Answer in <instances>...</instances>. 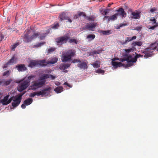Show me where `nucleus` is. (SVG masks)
Masks as SVG:
<instances>
[{
  "instance_id": "obj_1",
  "label": "nucleus",
  "mask_w": 158,
  "mask_h": 158,
  "mask_svg": "<svg viewBox=\"0 0 158 158\" xmlns=\"http://www.w3.org/2000/svg\"><path fill=\"white\" fill-rule=\"evenodd\" d=\"M75 52L74 50L72 49L62 52L61 56L62 61L66 62L71 60L72 57L75 56Z\"/></svg>"
},
{
  "instance_id": "obj_2",
  "label": "nucleus",
  "mask_w": 158,
  "mask_h": 158,
  "mask_svg": "<svg viewBox=\"0 0 158 158\" xmlns=\"http://www.w3.org/2000/svg\"><path fill=\"white\" fill-rule=\"evenodd\" d=\"M153 50H156L158 51V43L152 44L150 45L149 47L147 48L144 50L143 52V53L144 54V58H147L152 56L153 55L152 52Z\"/></svg>"
},
{
  "instance_id": "obj_3",
  "label": "nucleus",
  "mask_w": 158,
  "mask_h": 158,
  "mask_svg": "<svg viewBox=\"0 0 158 158\" xmlns=\"http://www.w3.org/2000/svg\"><path fill=\"white\" fill-rule=\"evenodd\" d=\"M68 40H69V42L70 43H74L75 44H77V40L74 39H70L69 36L67 35L57 39L56 41L57 42V45H62L64 43H67Z\"/></svg>"
},
{
  "instance_id": "obj_4",
  "label": "nucleus",
  "mask_w": 158,
  "mask_h": 158,
  "mask_svg": "<svg viewBox=\"0 0 158 158\" xmlns=\"http://www.w3.org/2000/svg\"><path fill=\"white\" fill-rule=\"evenodd\" d=\"M35 77V76L31 75L28 77L27 79L25 78L19 85L18 88V91L21 92L27 88L30 84L31 80Z\"/></svg>"
},
{
  "instance_id": "obj_5",
  "label": "nucleus",
  "mask_w": 158,
  "mask_h": 158,
  "mask_svg": "<svg viewBox=\"0 0 158 158\" xmlns=\"http://www.w3.org/2000/svg\"><path fill=\"white\" fill-rule=\"evenodd\" d=\"M45 81L40 80H39V81L32 82V84L30 86V89L32 90H36L42 87L45 84Z\"/></svg>"
},
{
  "instance_id": "obj_6",
  "label": "nucleus",
  "mask_w": 158,
  "mask_h": 158,
  "mask_svg": "<svg viewBox=\"0 0 158 158\" xmlns=\"http://www.w3.org/2000/svg\"><path fill=\"white\" fill-rule=\"evenodd\" d=\"M120 61L122 62L126 61L127 63L125 64V66H123L125 67H130L133 65L132 60H131V56L125 55L123 58H120L119 59Z\"/></svg>"
},
{
  "instance_id": "obj_7",
  "label": "nucleus",
  "mask_w": 158,
  "mask_h": 158,
  "mask_svg": "<svg viewBox=\"0 0 158 158\" xmlns=\"http://www.w3.org/2000/svg\"><path fill=\"white\" fill-rule=\"evenodd\" d=\"M24 94V93L20 94L17 97H15V98L13 100L14 102L12 103V105L13 107H16L19 104L21 101L22 96Z\"/></svg>"
},
{
  "instance_id": "obj_8",
  "label": "nucleus",
  "mask_w": 158,
  "mask_h": 158,
  "mask_svg": "<svg viewBox=\"0 0 158 158\" xmlns=\"http://www.w3.org/2000/svg\"><path fill=\"white\" fill-rule=\"evenodd\" d=\"M10 95H6L5 97L3 99H1L0 102L2 103V104L4 105H6L10 103L11 101L15 98L14 96H12L9 99Z\"/></svg>"
},
{
  "instance_id": "obj_9",
  "label": "nucleus",
  "mask_w": 158,
  "mask_h": 158,
  "mask_svg": "<svg viewBox=\"0 0 158 158\" xmlns=\"http://www.w3.org/2000/svg\"><path fill=\"white\" fill-rule=\"evenodd\" d=\"M51 88L49 87L46 89H44L41 91H39L38 94V96L42 95V96H47L50 94Z\"/></svg>"
},
{
  "instance_id": "obj_10",
  "label": "nucleus",
  "mask_w": 158,
  "mask_h": 158,
  "mask_svg": "<svg viewBox=\"0 0 158 158\" xmlns=\"http://www.w3.org/2000/svg\"><path fill=\"white\" fill-rule=\"evenodd\" d=\"M49 32V30L48 29L46 30L45 32H44L43 31L42 32L41 31L40 32H38L39 34V38L40 40H42L44 39Z\"/></svg>"
},
{
  "instance_id": "obj_11",
  "label": "nucleus",
  "mask_w": 158,
  "mask_h": 158,
  "mask_svg": "<svg viewBox=\"0 0 158 158\" xmlns=\"http://www.w3.org/2000/svg\"><path fill=\"white\" fill-rule=\"evenodd\" d=\"M51 78L52 80L54 79L55 78V77L52 75L44 74L41 75L40 77L39 80L40 81H45V80L48 78Z\"/></svg>"
},
{
  "instance_id": "obj_12",
  "label": "nucleus",
  "mask_w": 158,
  "mask_h": 158,
  "mask_svg": "<svg viewBox=\"0 0 158 158\" xmlns=\"http://www.w3.org/2000/svg\"><path fill=\"white\" fill-rule=\"evenodd\" d=\"M118 12L116 13L117 15H119L122 17H126L127 15L126 13L125 12L123 8H120L116 10Z\"/></svg>"
},
{
  "instance_id": "obj_13",
  "label": "nucleus",
  "mask_w": 158,
  "mask_h": 158,
  "mask_svg": "<svg viewBox=\"0 0 158 158\" xmlns=\"http://www.w3.org/2000/svg\"><path fill=\"white\" fill-rule=\"evenodd\" d=\"M17 61V58L15 56H13L11 58L10 60L5 65L4 68L7 67V66L8 64H15L16 63Z\"/></svg>"
},
{
  "instance_id": "obj_14",
  "label": "nucleus",
  "mask_w": 158,
  "mask_h": 158,
  "mask_svg": "<svg viewBox=\"0 0 158 158\" xmlns=\"http://www.w3.org/2000/svg\"><path fill=\"white\" fill-rule=\"evenodd\" d=\"M97 25L96 23H88L85 26L86 29L89 30L93 31V30Z\"/></svg>"
},
{
  "instance_id": "obj_15",
  "label": "nucleus",
  "mask_w": 158,
  "mask_h": 158,
  "mask_svg": "<svg viewBox=\"0 0 158 158\" xmlns=\"http://www.w3.org/2000/svg\"><path fill=\"white\" fill-rule=\"evenodd\" d=\"M136 38V36H134L131 37H127L125 41L121 42V44L122 45H125L127 43L131 41L135 40Z\"/></svg>"
},
{
  "instance_id": "obj_16",
  "label": "nucleus",
  "mask_w": 158,
  "mask_h": 158,
  "mask_svg": "<svg viewBox=\"0 0 158 158\" xmlns=\"http://www.w3.org/2000/svg\"><path fill=\"white\" fill-rule=\"evenodd\" d=\"M131 15H132L131 17V19H136L140 18V13L138 11L132 12Z\"/></svg>"
},
{
  "instance_id": "obj_17",
  "label": "nucleus",
  "mask_w": 158,
  "mask_h": 158,
  "mask_svg": "<svg viewBox=\"0 0 158 158\" xmlns=\"http://www.w3.org/2000/svg\"><path fill=\"white\" fill-rule=\"evenodd\" d=\"M32 40L31 36L28 35V34L26 33L24 35L23 40L25 42L27 43Z\"/></svg>"
},
{
  "instance_id": "obj_18",
  "label": "nucleus",
  "mask_w": 158,
  "mask_h": 158,
  "mask_svg": "<svg viewBox=\"0 0 158 158\" xmlns=\"http://www.w3.org/2000/svg\"><path fill=\"white\" fill-rule=\"evenodd\" d=\"M16 67L19 71H24L27 69L25 65L24 64H19L16 66Z\"/></svg>"
},
{
  "instance_id": "obj_19",
  "label": "nucleus",
  "mask_w": 158,
  "mask_h": 158,
  "mask_svg": "<svg viewBox=\"0 0 158 158\" xmlns=\"http://www.w3.org/2000/svg\"><path fill=\"white\" fill-rule=\"evenodd\" d=\"M70 65V64H64L60 65L59 68L60 69L63 70L64 72L65 73H67L68 72V71L65 70V69L69 67Z\"/></svg>"
},
{
  "instance_id": "obj_20",
  "label": "nucleus",
  "mask_w": 158,
  "mask_h": 158,
  "mask_svg": "<svg viewBox=\"0 0 158 158\" xmlns=\"http://www.w3.org/2000/svg\"><path fill=\"white\" fill-rule=\"evenodd\" d=\"M77 66L81 69H87L88 68L87 64L85 62H81L80 63L77 64Z\"/></svg>"
},
{
  "instance_id": "obj_21",
  "label": "nucleus",
  "mask_w": 158,
  "mask_h": 158,
  "mask_svg": "<svg viewBox=\"0 0 158 158\" xmlns=\"http://www.w3.org/2000/svg\"><path fill=\"white\" fill-rule=\"evenodd\" d=\"M112 64L115 68H117L118 67H120L123 66H125V64H123L122 63L118 62L115 61H112Z\"/></svg>"
},
{
  "instance_id": "obj_22",
  "label": "nucleus",
  "mask_w": 158,
  "mask_h": 158,
  "mask_svg": "<svg viewBox=\"0 0 158 158\" xmlns=\"http://www.w3.org/2000/svg\"><path fill=\"white\" fill-rule=\"evenodd\" d=\"M38 65V63L37 60H32L30 61L28 66L32 68Z\"/></svg>"
},
{
  "instance_id": "obj_23",
  "label": "nucleus",
  "mask_w": 158,
  "mask_h": 158,
  "mask_svg": "<svg viewBox=\"0 0 158 158\" xmlns=\"http://www.w3.org/2000/svg\"><path fill=\"white\" fill-rule=\"evenodd\" d=\"M68 17L66 13L64 12H63L60 15L58 18L60 19V21H62L64 20H66Z\"/></svg>"
},
{
  "instance_id": "obj_24",
  "label": "nucleus",
  "mask_w": 158,
  "mask_h": 158,
  "mask_svg": "<svg viewBox=\"0 0 158 158\" xmlns=\"http://www.w3.org/2000/svg\"><path fill=\"white\" fill-rule=\"evenodd\" d=\"M58 60V59L56 57H54L51 59L50 60H48L47 61V64H54L56 63Z\"/></svg>"
},
{
  "instance_id": "obj_25",
  "label": "nucleus",
  "mask_w": 158,
  "mask_h": 158,
  "mask_svg": "<svg viewBox=\"0 0 158 158\" xmlns=\"http://www.w3.org/2000/svg\"><path fill=\"white\" fill-rule=\"evenodd\" d=\"M38 65H40L41 66H45L48 64H47V61H46L45 60L38 61Z\"/></svg>"
},
{
  "instance_id": "obj_26",
  "label": "nucleus",
  "mask_w": 158,
  "mask_h": 158,
  "mask_svg": "<svg viewBox=\"0 0 158 158\" xmlns=\"http://www.w3.org/2000/svg\"><path fill=\"white\" fill-rule=\"evenodd\" d=\"M143 55H142L140 54H136L134 58L131 57V60L133 64V63L135 62L137 60V58L139 57H143Z\"/></svg>"
},
{
  "instance_id": "obj_27",
  "label": "nucleus",
  "mask_w": 158,
  "mask_h": 158,
  "mask_svg": "<svg viewBox=\"0 0 158 158\" xmlns=\"http://www.w3.org/2000/svg\"><path fill=\"white\" fill-rule=\"evenodd\" d=\"M45 42H43L40 43H38L33 46V48H38L40 47L44 44H45Z\"/></svg>"
},
{
  "instance_id": "obj_28",
  "label": "nucleus",
  "mask_w": 158,
  "mask_h": 158,
  "mask_svg": "<svg viewBox=\"0 0 158 158\" xmlns=\"http://www.w3.org/2000/svg\"><path fill=\"white\" fill-rule=\"evenodd\" d=\"M33 102V99L31 98H29L24 101L23 103L27 106L31 104Z\"/></svg>"
},
{
  "instance_id": "obj_29",
  "label": "nucleus",
  "mask_w": 158,
  "mask_h": 158,
  "mask_svg": "<svg viewBox=\"0 0 158 158\" xmlns=\"http://www.w3.org/2000/svg\"><path fill=\"white\" fill-rule=\"evenodd\" d=\"M63 88L62 86H58L54 90L57 93H60L63 90Z\"/></svg>"
},
{
  "instance_id": "obj_30",
  "label": "nucleus",
  "mask_w": 158,
  "mask_h": 158,
  "mask_svg": "<svg viewBox=\"0 0 158 158\" xmlns=\"http://www.w3.org/2000/svg\"><path fill=\"white\" fill-rule=\"evenodd\" d=\"M142 42L141 41H136L135 42L131 44V45L133 47H135L136 46V45L140 46L142 45Z\"/></svg>"
},
{
  "instance_id": "obj_31",
  "label": "nucleus",
  "mask_w": 158,
  "mask_h": 158,
  "mask_svg": "<svg viewBox=\"0 0 158 158\" xmlns=\"http://www.w3.org/2000/svg\"><path fill=\"white\" fill-rule=\"evenodd\" d=\"M117 19V15L116 13L114 15L110 16L108 19V21L110 20L114 21Z\"/></svg>"
},
{
  "instance_id": "obj_32",
  "label": "nucleus",
  "mask_w": 158,
  "mask_h": 158,
  "mask_svg": "<svg viewBox=\"0 0 158 158\" xmlns=\"http://www.w3.org/2000/svg\"><path fill=\"white\" fill-rule=\"evenodd\" d=\"M135 50H136V48L132 47L131 48L125 50V51L127 53H129L131 52L134 51Z\"/></svg>"
},
{
  "instance_id": "obj_33",
  "label": "nucleus",
  "mask_w": 158,
  "mask_h": 158,
  "mask_svg": "<svg viewBox=\"0 0 158 158\" xmlns=\"http://www.w3.org/2000/svg\"><path fill=\"white\" fill-rule=\"evenodd\" d=\"M39 34L38 32L33 33V34L31 35L32 40L38 37H39Z\"/></svg>"
},
{
  "instance_id": "obj_34",
  "label": "nucleus",
  "mask_w": 158,
  "mask_h": 158,
  "mask_svg": "<svg viewBox=\"0 0 158 158\" xmlns=\"http://www.w3.org/2000/svg\"><path fill=\"white\" fill-rule=\"evenodd\" d=\"M109 11H110V10L109 9H106L104 11L103 10H101V13H102V14L104 15H106L108 13H109Z\"/></svg>"
},
{
  "instance_id": "obj_35",
  "label": "nucleus",
  "mask_w": 158,
  "mask_h": 158,
  "mask_svg": "<svg viewBox=\"0 0 158 158\" xmlns=\"http://www.w3.org/2000/svg\"><path fill=\"white\" fill-rule=\"evenodd\" d=\"M96 73L98 74H103L105 73V71L103 70H102L100 69H99L97 70L96 71Z\"/></svg>"
},
{
  "instance_id": "obj_36",
  "label": "nucleus",
  "mask_w": 158,
  "mask_h": 158,
  "mask_svg": "<svg viewBox=\"0 0 158 158\" xmlns=\"http://www.w3.org/2000/svg\"><path fill=\"white\" fill-rule=\"evenodd\" d=\"M95 37V35H94L89 34L87 36V38L88 39H90L91 40H92L94 39Z\"/></svg>"
},
{
  "instance_id": "obj_37",
  "label": "nucleus",
  "mask_w": 158,
  "mask_h": 158,
  "mask_svg": "<svg viewBox=\"0 0 158 158\" xmlns=\"http://www.w3.org/2000/svg\"><path fill=\"white\" fill-rule=\"evenodd\" d=\"M93 67L94 68H98L100 66V63L98 62V63H95L92 64Z\"/></svg>"
},
{
  "instance_id": "obj_38",
  "label": "nucleus",
  "mask_w": 158,
  "mask_h": 158,
  "mask_svg": "<svg viewBox=\"0 0 158 158\" xmlns=\"http://www.w3.org/2000/svg\"><path fill=\"white\" fill-rule=\"evenodd\" d=\"M38 93H39V91L31 93L30 94L29 96L31 97H33L35 95H37L38 96H39L38 94Z\"/></svg>"
},
{
  "instance_id": "obj_39",
  "label": "nucleus",
  "mask_w": 158,
  "mask_h": 158,
  "mask_svg": "<svg viewBox=\"0 0 158 158\" xmlns=\"http://www.w3.org/2000/svg\"><path fill=\"white\" fill-rule=\"evenodd\" d=\"M10 74V73L9 70L4 72L3 74V76H8Z\"/></svg>"
},
{
  "instance_id": "obj_40",
  "label": "nucleus",
  "mask_w": 158,
  "mask_h": 158,
  "mask_svg": "<svg viewBox=\"0 0 158 158\" xmlns=\"http://www.w3.org/2000/svg\"><path fill=\"white\" fill-rule=\"evenodd\" d=\"M102 32L104 35H108L110 34V31L109 30L102 31Z\"/></svg>"
},
{
  "instance_id": "obj_41",
  "label": "nucleus",
  "mask_w": 158,
  "mask_h": 158,
  "mask_svg": "<svg viewBox=\"0 0 158 158\" xmlns=\"http://www.w3.org/2000/svg\"><path fill=\"white\" fill-rule=\"evenodd\" d=\"M87 19L89 21H94V16L88 17Z\"/></svg>"
},
{
  "instance_id": "obj_42",
  "label": "nucleus",
  "mask_w": 158,
  "mask_h": 158,
  "mask_svg": "<svg viewBox=\"0 0 158 158\" xmlns=\"http://www.w3.org/2000/svg\"><path fill=\"white\" fill-rule=\"evenodd\" d=\"M158 26V24H156L154 25V26H152V27H151V26H148V28L149 29L153 30V29H154V28L155 27H156Z\"/></svg>"
},
{
  "instance_id": "obj_43",
  "label": "nucleus",
  "mask_w": 158,
  "mask_h": 158,
  "mask_svg": "<svg viewBox=\"0 0 158 158\" xmlns=\"http://www.w3.org/2000/svg\"><path fill=\"white\" fill-rule=\"evenodd\" d=\"M12 81V80L11 79H9L8 80L5 81V84L6 85H8L10 84Z\"/></svg>"
},
{
  "instance_id": "obj_44",
  "label": "nucleus",
  "mask_w": 158,
  "mask_h": 158,
  "mask_svg": "<svg viewBox=\"0 0 158 158\" xmlns=\"http://www.w3.org/2000/svg\"><path fill=\"white\" fill-rule=\"evenodd\" d=\"M150 21L153 22L152 23V24L156 23V20L154 18V17H151V19H150Z\"/></svg>"
},
{
  "instance_id": "obj_45",
  "label": "nucleus",
  "mask_w": 158,
  "mask_h": 158,
  "mask_svg": "<svg viewBox=\"0 0 158 158\" xmlns=\"http://www.w3.org/2000/svg\"><path fill=\"white\" fill-rule=\"evenodd\" d=\"M59 26V24L58 23H56L55 24H54L52 27V28L54 29L57 28Z\"/></svg>"
},
{
  "instance_id": "obj_46",
  "label": "nucleus",
  "mask_w": 158,
  "mask_h": 158,
  "mask_svg": "<svg viewBox=\"0 0 158 158\" xmlns=\"http://www.w3.org/2000/svg\"><path fill=\"white\" fill-rule=\"evenodd\" d=\"M18 44L17 43H16L15 44H14L13 45H12L11 46V49L12 50L14 51L15 50V49L18 46Z\"/></svg>"
},
{
  "instance_id": "obj_47",
  "label": "nucleus",
  "mask_w": 158,
  "mask_h": 158,
  "mask_svg": "<svg viewBox=\"0 0 158 158\" xmlns=\"http://www.w3.org/2000/svg\"><path fill=\"white\" fill-rule=\"evenodd\" d=\"M55 50V48H51L48 49V53H50L52 52Z\"/></svg>"
},
{
  "instance_id": "obj_48",
  "label": "nucleus",
  "mask_w": 158,
  "mask_h": 158,
  "mask_svg": "<svg viewBox=\"0 0 158 158\" xmlns=\"http://www.w3.org/2000/svg\"><path fill=\"white\" fill-rule=\"evenodd\" d=\"M102 51V49L97 50L94 51V52L95 54H99L101 53Z\"/></svg>"
},
{
  "instance_id": "obj_49",
  "label": "nucleus",
  "mask_w": 158,
  "mask_h": 158,
  "mask_svg": "<svg viewBox=\"0 0 158 158\" xmlns=\"http://www.w3.org/2000/svg\"><path fill=\"white\" fill-rule=\"evenodd\" d=\"M119 24L120 25V27H121L128 25V24L127 23H121V24Z\"/></svg>"
},
{
  "instance_id": "obj_50",
  "label": "nucleus",
  "mask_w": 158,
  "mask_h": 158,
  "mask_svg": "<svg viewBox=\"0 0 158 158\" xmlns=\"http://www.w3.org/2000/svg\"><path fill=\"white\" fill-rule=\"evenodd\" d=\"M81 62V61L79 59H74V60H73L72 61V62L73 63H75V62H79V63H80V62Z\"/></svg>"
},
{
  "instance_id": "obj_51",
  "label": "nucleus",
  "mask_w": 158,
  "mask_h": 158,
  "mask_svg": "<svg viewBox=\"0 0 158 158\" xmlns=\"http://www.w3.org/2000/svg\"><path fill=\"white\" fill-rule=\"evenodd\" d=\"M78 15L79 16H81V15H83V16H85L86 15L85 14V13L83 12H79L78 14Z\"/></svg>"
},
{
  "instance_id": "obj_52",
  "label": "nucleus",
  "mask_w": 158,
  "mask_h": 158,
  "mask_svg": "<svg viewBox=\"0 0 158 158\" xmlns=\"http://www.w3.org/2000/svg\"><path fill=\"white\" fill-rule=\"evenodd\" d=\"M157 9L156 7H153L150 10V11L153 13V12L155 11Z\"/></svg>"
},
{
  "instance_id": "obj_53",
  "label": "nucleus",
  "mask_w": 158,
  "mask_h": 158,
  "mask_svg": "<svg viewBox=\"0 0 158 158\" xmlns=\"http://www.w3.org/2000/svg\"><path fill=\"white\" fill-rule=\"evenodd\" d=\"M0 41H2V40L4 38V35H3L2 33H1L0 32Z\"/></svg>"
},
{
  "instance_id": "obj_54",
  "label": "nucleus",
  "mask_w": 158,
  "mask_h": 158,
  "mask_svg": "<svg viewBox=\"0 0 158 158\" xmlns=\"http://www.w3.org/2000/svg\"><path fill=\"white\" fill-rule=\"evenodd\" d=\"M66 20H68L67 22H69L70 23H71L72 22V20L71 19H70L69 17H67Z\"/></svg>"
},
{
  "instance_id": "obj_55",
  "label": "nucleus",
  "mask_w": 158,
  "mask_h": 158,
  "mask_svg": "<svg viewBox=\"0 0 158 158\" xmlns=\"http://www.w3.org/2000/svg\"><path fill=\"white\" fill-rule=\"evenodd\" d=\"M26 105L25 104H24V103L23 104H22L21 105V107L23 109H25L26 108Z\"/></svg>"
},
{
  "instance_id": "obj_56",
  "label": "nucleus",
  "mask_w": 158,
  "mask_h": 158,
  "mask_svg": "<svg viewBox=\"0 0 158 158\" xmlns=\"http://www.w3.org/2000/svg\"><path fill=\"white\" fill-rule=\"evenodd\" d=\"M78 15H75L74 16V18L75 19H77L78 18Z\"/></svg>"
},
{
  "instance_id": "obj_57",
  "label": "nucleus",
  "mask_w": 158,
  "mask_h": 158,
  "mask_svg": "<svg viewBox=\"0 0 158 158\" xmlns=\"http://www.w3.org/2000/svg\"><path fill=\"white\" fill-rule=\"evenodd\" d=\"M64 84L65 85H67V86H69L70 87H71V86L70 85H69V84L68 83H67L66 82H65L64 83Z\"/></svg>"
},
{
  "instance_id": "obj_58",
  "label": "nucleus",
  "mask_w": 158,
  "mask_h": 158,
  "mask_svg": "<svg viewBox=\"0 0 158 158\" xmlns=\"http://www.w3.org/2000/svg\"><path fill=\"white\" fill-rule=\"evenodd\" d=\"M118 58H114L112 59V61H115L116 60H118Z\"/></svg>"
},
{
  "instance_id": "obj_59",
  "label": "nucleus",
  "mask_w": 158,
  "mask_h": 158,
  "mask_svg": "<svg viewBox=\"0 0 158 158\" xmlns=\"http://www.w3.org/2000/svg\"><path fill=\"white\" fill-rule=\"evenodd\" d=\"M120 27V25L119 24V25L117 26L116 27V28L117 29H120L121 27Z\"/></svg>"
},
{
  "instance_id": "obj_60",
  "label": "nucleus",
  "mask_w": 158,
  "mask_h": 158,
  "mask_svg": "<svg viewBox=\"0 0 158 158\" xmlns=\"http://www.w3.org/2000/svg\"><path fill=\"white\" fill-rule=\"evenodd\" d=\"M109 16H104V19H109Z\"/></svg>"
},
{
  "instance_id": "obj_61",
  "label": "nucleus",
  "mask_w": 158,
  "mask_h": 158,
  "mask_svg": "<svg viewBox=\"0 0 158 158\" xmlns=\"http://www.w3.org/2000/svg\"><path fill=\"white\" fill-rule=\"evenodd\" d=\"M141 28L140 27H138V28L137 29L138 30H139Z\"/></svg>"
},
{
  "instance_id": "obj_62",
  "label": "nucleus",
  "mask_w": 158,
  "mask_h": 158,
  "mask_svg": "<svg viewBox=\"0 0 158 158\" xmlns=\"http://www.w3.org/2000/svg\"><path fill=\"white\" fill-rule=\"evenodd\" d=\"M1 82L0 81V85L1 84Z\"/></svg>"
},
{
  "instance_id": "obj_63",
  "label": "nucleus",
  "mask_w": 158,
  "mask_h": 158,
  "mask_svg": "<svg viewBox=\"0 0 158 158\" xmlns=\"http://www.w3.org/2000/svg\"><path fill=\"white\" fill-rule=\"evenodd\" d=\"M157 13L158 14V12Z\"/></svg>"
}]
</instances>
